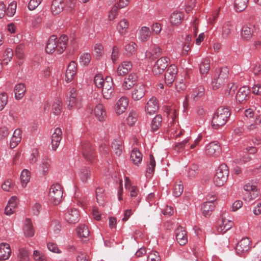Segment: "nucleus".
<instances>
[{
  "instance_id": "1",
  "label": "nucleus",
  "mask_w": 261,
  "mask_h": 261,
  "mask_svg": "<svg viewBox=\"0 0 261 261\" xmlns=\"http://www.w3.org/2000/svg\"><path fill=\"white\" fill-rule=\"evenodd\" d=\"M68 37L63 35L57 38L56 36H50L46 45L45 50L48 54H53L56 51L59 54H62L66 48Z\"/></svg>"
},
{
  "instance_id": "2",
  "label": "nucleus",
  "mask_w": 261,
  "mask_h": 261,
  "mask_svg": "<svg viewBox=\"0 0 261 261\" xmlns=\"http://www.w3.org/2000/svg\"><path fill=\"white\" fill-rule=\"evenodd\" d=\"M230 115L227 108H219L214 113L212 120V126L214 129H218L224 125Z\"/></svg>"
},
{
  "instance_id": "3",
  "label": "nucleus",
  "mask_w": 261,
  "mask_h": 261,
  "mask_svg": "<svg viewBox=\"0 0 261 261\" xmlns=\"http://www.w3.org/2000/svg\"><path fill=\"white\" fill-rule=\"evenodd\" d=\"M228 173V168L226 165H220L213 178L214 184L218 187L223 186L227 179Z\"/></svg>"
},
{
  "instance_id": "4",
  "label": "nucleus",
  "mask_w": 261,
  "mask_h": 261,
  "mask_svg": "<svg viewBox=\"0 0 261 261\" xmlns=\"http://www.w3.org/2000/svg\"><path fill=\"white\" fill-rule=\"evenodd\" d=\"M82 98L78 95L76 89L74 88L70 89L67 96V107L68 109H79L82 107Z\"/></svg>"
},
{
  "instance_id": "5",
  "label": "nucleus",
  "mask_w": 261,
  "mask_h": 261,
  "mask_svg": "<svg viewBox=\"0 0 261 261\" xmlns=\"http://www.w3.org/2000/svg\"><path fill=\"white\" fill-rule=\"evenodd\" d=\"M63 196V191L61 186L58 184L53 185L48 193L49 200L50 202L55 205L60 203Z\"/></svg>"
},
{
  "instance_id": "6",
  "label": "nucleus",
  "mask_w": 261,
  "mask_h": 261,
  "mask_svg": "<svg viewBox=\"0 0 261 261\" xmlns=\"http://www.w3.org/2000/svg\"><path fill=\"white\" fill-rule=\"evenodd\" d=\"M100 88L102 89V93L104 98L106 99H111L113 96L114 93V87L112 77L107 76L105 78L103 85Z\"/></svg>"
},
{
  "instance_id": "7",
  "label": "nucleus",
  "mask_w": 261,
  "mask_h": 261,
  "mask_svg": "<svg viewBox=\"0 0 261 261\" xmlns=\"http://www.w3.org/2000/svg\"><path fill=\"white\" fill-rule=\"evenodd\" d=\"M228 71L226 68L220 70L218 75H215L212 82V86L214 90L219 89L226 82L228 78Z\"/></svg>"
},
{
  "instance_id": "8",
  "label": "nucleus",
  "mask_w": 261,
  "mask_h": 261,
  "mask_svg": "<svg viewBox=\"0 0 261 261\" xmlns=\"http://www.w3.org/2000/svg\"><path fill=\"white\" fill-rule=\"evenodd\" d=\"M170 59L168 57H164L159 59L152 68V72L154 75L162 74L166 69L169 64Z\"/></svg>"
},
{
  "instance_id": "9",
  "label": "nucleus",
  "mask_w": 261,
  "mask_h": 261,
  "mask_svg": "<svg viewBox=\"0 0 261 261\" xmlns=\"http://www.w3.org/2000/svg\"><path fill=\"white\" fill-rule=\"evenodd\" d=\"M251 242L248 238H243L238 242L236 247V253L240 255H243L247 252L251 248Z\"/></svg>"
},
{
  "instance_id": "10",
  "label": "nucleus",
  "mask_w": 261,
  "mask_h": 261,
  "mask_svg": "<svg viewBox=\"0 0 261 261\" xmlns=\"http://www.w3.org/2000/svg\"><path fill=\"white\" fill-rule=\"evenodd\" d=\"M225 215L226 214H223L218 222L217 230L222 233L230 229L233 224L232 221L226 219Z\"/></svg>"
},
{
  "instance_id": "11",
  "label": "nucleus",
  "mask_w": 261,
  "mask_h": 261,
  "mask_svg": "<svg viewBox=\"0 0 261 261\" xmlns=\"http://www.w3.org/2000/svg\"><path fill=\"white\" fill-rule=\"evenodd\" d=\"M221 147L219 144L215 141L212 142L205 146V154L209 156H217L221 152Z\"/></svg>"
},
{
  "instance_id": "12",
  "label": "nucleus",
  "mask_w": 261,
  "mask_h": 261,
  "mask_svg": "<svg viewBox=\"0 0 261 261\" xmlns=\"http://www.w3.org/2000/svg\"><path fill=\"white\" fill-rule=\"evenodd\" d=\"M129 192L130 202L136 208L140 203L142 199L139 188L137 186L129 188L127 190Z\"/></svg>"
},
{
  "instance_id": "13",
  "label": "nucleus",
  "mask_w": 261,
  "mask_h": 261,
  "mask_svg": "<svg viewBox=\"0 0 261 261\" xmlns=\"http://www.w3.org/2000/svg\"><path fill=\"white\" fill-rule=\"evenodd\" d=\"M177 72V67L175 65L169 66L165 74V82L167 85H171L174 81Z\"/></svg>"
},
{
  "instance_id": "14",
  "label": "nucleus",
  "mask_w": 261,
  "mask_h": 261,
  "mask_svg": "<svg viewBox=\"0 0 261 261\" xmlns=\"http://www.w3.org/2000/svg\"><path fill=\"white\" fill-rule=\"evenodd\" d=\"M146 88L144 85L138 84L136 85L132 92V98L135 101L141 99L145 94Z\"/></svg>"
},
{
  "instance_id": "15",
  "label": "nucleus",
  "mask_w": 261,
  "mask_h": 261,
  "mask_svg": "<svg viewBox=\"0 0 261 261\" xmlns=\"http://www.w3.org/2000/svg\"><path fill=\"white\" fill-rule=\"evenodd\" d=\"M159 109V102L156 98L152 96L146 102L145 110L147 114L152 115L155 113Z\"/></svg>"
},
{
  "instance_id": "16",
  "label": "nucleus",
  "mask_w": 261,
  "mask_h": 261,
  "mask_svg": "<svg viewBox=\"0 0 261 261\" xmlns=\"http://www.w3.org/2000/svg\"><path fill=\"white\" fill-rule=\"evenodd\" d=\"M128 105V99L125 96L121 97L117 101L115 111L117 115H119L124 113Z\"/></svg>"
},
{
  "instance_id": "17",
  "label": "nucleus",
  "mask_w": 261,
  "mask_h": 261,
  "mask_svg": "<svg viewBox=\"0 0 261 261\" xmlns=\"http://www.w3.org/2000/svg\"><path fill=\"white\" fill-rule=\"evenodd\" d=\"M65 219L69 224L77 223L80 220V214L75 208L69 210L65 214Z\"/></svg>"
},
{
  "instance_id": "18",
  "label": "nucleus",
  "mask_w": 261,
  "mask_h": 261,
  "mask_svg": "<svg viewBox=\"0 0 261 261\" xmlns=\"http://www.w3.org/2000/svg\"><path fill=\"white\" fill-rule=\"evenodd\" d=\"M255 27L251 24H247L242 27L241 32V38L245 40H250L254 33Z\"/></svg>"
},
{
  "instance_id": "19",
  "label": "nucleus",
  "mask_w": 261,
  "mask_h": 261,
  "mask_svg": "<svg viewBox=\"0 0 261 261\" xmlns=\"http://www.w3.org/2000/svg\"><path fill=\"white\" fill-rule=\"evenodd\" d=\"M175 238L180 245H184L188 242L186 231L182 227H178L175 231Z\"/></svg>"
},
{
  "instance_id": "20",
  "label": "nucleus",
  "mask_w": 261,
  "mask_h": 261,
  "mask_svg": "<svg viewBox=\"0 0 261 261\" xmlns=\"http://www.w3.org/2000/svg\"><path fill=\"white\" fill-rule=\"evenodd\" d=\"M250 90L247 86H243L239 89L236 94V100L240 103L246 101L249 98Z\"/></svg>"
},
{
  "instance_id": "21",
  "label": "nucleus",
  "mask_w": 261,
  "mask_h": 261,
  "mask_svg": "<svg viewBox=\"0 0 261 261\" xmlns=\"http://www.w3.org/2000/svg\"><path fill=\"white\" fill-rule=\"evenodd\" d=\"M76 73V63L71 61L68 64L65 73V81L69 83L73 80Z\"/></svg>"
},
{
  "instance_id": "22",
  "label": "nucleus",
  "mask_w": 261,
  "mask_h": 261,
  "mask_svg": "<svg viewBox=\"0 0 261 261\" xmlns=\"http://www.w3.org/2000/svg\"><path fill=\"white\" fill-rule=\"evenodd\" d=\"M62 138V132L60 128L57 127L55 129L51 136L52 149L56 150L58 147Z\"/></svg>"
},
{
  "instance_id": "23",
  "label": "nucleus",
  "mask_w": 261,
  "mask_h": 261,
  "mask_svg": "<svg viewBox=\"0 0 261 261\" xmlns=\"http://www.w3.org/2000/svg\"><path fill=\"white\" fill-rule=\"evenodd\" d=\"M215 200L216 199L214 197L212 200L206 201L203 204L201 210L202 214L203 216L208 217L211 216L215 207L214 203Z\"/></svg>"
},
{
  "instance_id": "24",
  "label": "nucleus",
  "mask_w": 261,
  "mask_h": 261,
  "mask_svg": "<svg viewBox=\"0 0 261 261\" xmlns=\"http://www.w3.org/2000/svg\"><path fill=\"white\" fill-rule=\"evenodd\" d=\"M65 7L64 0H53L50 7L53 15H58L61 13Z\"/></svg>"
},
{
  "instance_id": "25",
  "label": "nucleus",
  "mask_w": 261,
  "mask_h": 261,
  "mask_svg": "<svg viewBox=\"0 0 261 261\" xmlns=\"http://www.w3.org/2000/svg\"><path fill=\"white\" fill-rule=\"evenodd\" d=\"M83 155L88 162H92L95 158V153L93 148L89 143L85 144L83 146Z\"/></svg>"
},
{
  "instance_id": "26",
  "label": "nucleus",
  "mask_w": 261,
  "mask_h": 261,
  "mask_svg": "<svg viewBox=\"0 0 261 261\" xmlns=\"http://www.w3.org/2000/svg\"><path fill=\"white\" fill-rule=\"evenodd\" d=\"M11 254V250L10 245L6 243L0 244V260L8 259Z\"/></svg>"
},
{
  "instance_id": "27",
  "label": "nucleus",
  "mask_w": 261,
  "mask_h": 261,
  "mask_svg": "<svg viewBox=\"0 0 261 261\" xmlns=\"http://www.w3.org/2000/svg\"><path fill=\"white\" fill-rule=\"evenodd\" d=\"M22 131L19 128L16 129L11 138L10 141V147L14 148L20 142L22 139Z\"/></svg>"
},
{
  "instance_id": "28",
  "label": "nucleus",
  "mask_w": 261,
  "mask_h": 261,
  "mask_svg": "<svg viewBox=\"0 0 261 261\" xmlns=\"http://www.w3.org/2000/svg\"><path fill=\"white\" fill-rule=\"evenodd\" d=\"M93 113L96 118L99 121H103L106 118V112L104 106L100 103L97 105L94 110Z\"/></svg>"
},
{
  "instance_id": "29",
  "label": "nucleus",
  "mask_w": 261,
  "mask_h": 261,
  "mask_svg": "<svg viewBox=\"0 0 261 261\" xmlns=\"http://www.w3.org/2000/svg\"><path fill=\"white\" fill-rule=\"evenodd\" d=\"M138 77L135 73L129 74L124 80L122 86L124 89L128 90L135 85L137 81Z\"/></svg>"
},
{
  "instance_id": "30",
  "label": "nucleus",
  "mask_w": 261,
  "mask_h": 261,
  "mask_svg": "<svg viewBox=\"0 0 261 261\" xmlns=\"http://www.w3.org/2000/svg\"><path fill=\"white\" fill-rule=\"evenodd\" d=\"M132 68V63L129 61H124L119 65L117 69L118 75L124 76Z\"/></svg>"
},
{
  "instance_id": "31",
  "label": "nucleus",
  "mask_w": 261,
  "mask_h": 261,
  "mask_svg": "<svg viewBox=\"0 0 261 261\" xmlns=\"http://www.w3.org/2000/svg\"><path fill=\"white\" fill-rule=\"evenodd\" d=\"M17 198L15 196L12 197L9 200L7 206L5 208V213L7 215L13 214L17 206Z\"/></svg>"
},
{
  "instance_id": "32",
  "label": "nucleus",
  "mask_w": 261,
  "mask_h": 261,
  "mask_svg": "<svg viewBox=\"0 0 261 261\" xmlns=\"http://www.w3.org/2000/svg\"><path fill=\"white\" fill-rule=\"evenodd\" d=\"M162 54V49L156 45H152L150 48L146 52V58L154 59L160 56Z\"/></svg>"
},
{
  "instance_id": "33",
  "label": "nucleus",
  "mask_w": 261,
  "mask_h": 261,
  "mask_svg": "<svg viewBox=\"0 0 261 261\" xmlns=\"http://www.w3.org/2000/svg\"><path fill=\"white\" fill-rule=\"evenodd\" d=\"M232 25L230 21L224 22L222 27L221 38L222 39L227 40L229 38Z\"/></svg>"
},
{
  "instance_id": "34",
  "label": "nucleus",
  "mask_w": 261,
  "mask_h": 261,
  "mask_svg": "<svg viewBox=\"0 0 261 261\" xmlns=\"http://www.w3.org/2000/svg\"><path fill=\"white\" fill-rule=\"evenodd\" d=\"M26 88L24 84L19 83L14 88L15 97L17 100L21 99L25 93Z\"/></svg>"
},
{
  "instance_id": "35",
  "label": "nucleus",
  "mask_w": 261,
  "mask_h": 261,
  "mask_svg": "<svg viewBox=\"0 0 261 261\" xmlns=\"http://www.w3.org/2000/svg\"><path fill=\"white\" fill-rule=\"evenodd\" d=\"M128 27V21L126 19L123 18L119 21L117 24L116 29L120 35H124L127 33Z\"/></svg>"
},
{
  "instance_id": "36",
  "label": "nucleus",
  "mask_w": 261,
  "mask_h": 261,
  "mask_svg": "<svg viewBox=\"0 0 261 261\" xmlns=\"http://www.w3.org/2000/svg\"><path fill=\"white\" fill-rule=\"evenodd\" d=\"M143 155L141 152L136 148H134L130 154V159L135 165L140 164L142 160Z\"/></svg>"
},
{
  "instance_id": "37",
  "label": "nucleus",
  "mask_w": 261,
  "mask_h": 261,
  "mask_svg": "<svg viewBox=\"0 0 261 261\" xmlns=\"http://www.w3.org/2000/svg\"><path fill=\"white\" fill-rule=\"evenodd\" d=\"M24 233L27 237H32L34 235V230L32 226L31 220L29 218H26L24 226Z\"/></svg>"
},
{
  "instance_id": "38",
  "label": "nucleus",
  "mask_w": 261,
  "mask_h": 261,
  "mask_svg": "<svg viewBox=\"0 0 261 261\" xmlns=\"http://www.w3.org/2000/svg\"><path fill=\"white\" fill-rule=\"evenodd\" d=\"M249 0H234V9L237 12L243 11L247 7Z\"/></svg>"
},
{
  "instance_id": "39",
  "label": "nucleus",
  "mask_w": 261,
  "mask_h": 261,
  "mask_svg": "<svg viewBox=\"0 0 261 261\" xmlns=\"http://www.w3.org/2000/svg\"><path fill=\"white\" fill-rule=\"evenodd\" d=\"M111 147L116 155L119 156L122 153L123 147L121 140L114 139L112 142Z\"/></svg>"
},
{
  "instance_id": "40",
  "label": "nucleus",
  "mask_w": 261,
  "mask_h": 261,
  "mask_svg": "<svg viewBox=\"0 0 261 261\" xmlns=\"http://www.w3.org/2000/svg\"><path fill=\"white\" fill-rule=\"evenodd\" d=\"M51 166V161L47 158H44L40 164V168L43 175L47 174Z\"/></svg>"
},
{
  "instance_id": "41",
  "label": "nucleus",
  "mask_w": 261,
  "mask_h": 261,
  "mask_svg": "<svg viewBox=\"0 0 261 261\" xmlns=\"http://www.w3.org/2000/svg\"><path fill=\"white\" fill-rule=\"evenodd\" d=\"M139 39L142 42L146 41L150 37L151 32L148 27H142L139 33Z\"/></svg>"
},
{
  "instance_id": "42",
  "label": "nucleus",
  "mask_w": 261,
  "mask_h": 261,
  "mask_svg": "<svg viewBox=\"0 0 261 261\" xmlns=\"http://www.w3.org/2000/svg\"><path fill=\"white\" fill-rule=\"evenodd\" d=\"M184 19V14L181 12H174L170 16V22L173 25L180 24Z\"/></svg>"
},
{
  "instance_id": "43",
  "label": "nucleus",
  "mask_w": 261,
  "mask_h": 261,
  "mask_svg": "<svg viewBox=\"0 0 261 261\" xmlns=\"http://www.w3.org/2000/svg\"><path fill=\"white\" fill-rule=\"evenodd\" d=\"M78 236L82 239L87 238L90 233L88 227L85 224H81L76 229Z\"/></svg>"
},
{
  "instance_id": "44",
  "label": "nucleus",
  "mask_w": 261,
  "mask_h": 261,
  "mask_svg": "<svg viewBox=\"0 0 261 261\" xmlns=\"http://www.w3.org/2000/svg\"><path fill=\"white\" fill-rule=\"evenodd\" d=\"M162 118L160 115H156L152 120L151 123V130L152 132H155L161 126Z\"/></svg>"
},
{
  "instance_id": "45",
  "label": "nucleus",
  "mask_w": 261,
  "mask_h": 261,
  "mask_svg": "<svg viewBox=\"0 0 261 261\" xmlns=\"http://www.w3.org/2000/svg\"><path fill=\"white\" fill-rule=\"evenodd\" d=\"M31 173L27 169H24L20 175L21 184L23 187H25L27 184L30 181Z\"/></svg>"
},
{
  "instance_id": "46",
  "label": "nucleus",
  "mask_w": 261,
  "mask_h": 261,
  "mask_svg": "<svg viewBox=\"0 0 261 261\" xmlns=\"http://www.w3.org/2000/svg\"><path fill=\"white\" fill-rule=\"evenodd\" d=\"M210 60L203 59L199 65V70L201 74H207L210 70Z\"/></svg>"
},
{
  "instance_id": "47",
  "label": "nucleus",
  "mask_w": 261,
  "mask_h": 261,
  "mask_svg": "<svg viewBox=\"0 0 261 261\" xmlns=\"http://www.w3.org/2000/svg\"><path fill=\"white\" fill-rule=\"evenodd\" d=\"M91 177V172L88 168L81 169L79 173V177L83 182H86Z\"/></svg>"
},
{
  "instance_id": "48",
  "label": "nucleus",
  "mask_w": 261,
  "mask_h": 261,
  "mask_svg": "<svg viewBox=\"0 0 261 261\" xmlns=\"http://www.w3.org/2000/svg\"><path fill=\"white\" fill-rule=\"evenodd\" d=\"M43 15H37L34 16L31 19V27L34 29H37L39 28V27L43 21Z\"/></svg>"
},
{
  "instance_id": "49",
  "label": "nucleus",
  "mask_w": 261,
  "mask_h": 261,
  "mask_svg": "<svg viewBox=\"0 0 261 261\" xmlns=\"http://www.w3.org/2000/svg\"><path fill=\"white\" fill-rule=\"evenodd\" d=\"M138 117L137 113L134 110H132L127 117V124L130 126L134 125L138 120Z\"/></svg>"
},
{
  "instance_id": "50",
  "label": "nucleus",
  "mask_w": 261,
  "mask_h": 261,
  "mask_svg": "<svg viewBox=\"0 0 261 261\" xmlns=\"http://www.w3.org/2000/svg\"><path fill=\"white\" fill-rule=\"evenodd\" d=\"M183 190L184 186L181 181H180L174 185L173 194L175 197H178L181 195Z\"/></svg>"
},
{
  "instance_id": "51",
  "label": "nucleus",
  "mask_w": 261,
  "mask_h": 261,
  "mask_svg": "<svg viewBox=\"0 0 261 261\" xmlns=\"http://www.w3.org/2000/svg\"><path fill=\"white\" fill-rule=\"evenodd\" d=\"M17 4L15 2H12L8 6L5 14L9 17H12L16 13Z\"/></svg>"
},
{
  "instance_id": "52",
  "label": "nucleus",
  "mask_w": 261,
  "mask_h": 261,
  "mask_svg": "<svg viewBox=\"0 0 261 261\" xmlns=\"http://www.w3.org/2000/svg\"><path fill=\"white\" fill-rule=\"evenodd\" d=\"M96 197L97 202L102 205L104 202V190L102 188H97L96 189Z\"/></svg>"
},
{
  "instance_id": "53",
  "label": "nucleus",
  "mask_w": 261,
  "mask_h": 261,
  "mask_svg": "<svg viewBox=\"0 0 261 261\" xmlns=\"http://www.w3.org/2000/svg\"><path fill=\"white\" fill-rule=\"evenodd\" d=\"M259 191L257 188L253 191H250L248 193L245 194V199L248 201H251L255 199L258 195Z\"/></svg>"
},
{
  "instance_id": "54",
  "label": "nucleus",
  "mask_w": 261,
  "mask_h": 261,
  "mask_svg": "<svg viewBox=\"0 0 261 261\" xmlns=\"http://www.w3.org/2000/svg\"><path fill=\"white\" fill-rule=\"evenodd\" d=\"M147 166L146 172L149 174L152 173L155 167V161L152 154H150L149 155V162Z\"/></svg>"
},
{
  "instance_id": "55",
  "label": "nucleus",
  "mask_w": 261,
  "mask_h": 261,
  "mask_svg": "<svg viewBox=\"0 0 261 261\" xmlns=\"http://www.w3.org/2000/svg\"><path fill=\"white\" fill-rule=\"evenodd\" d=\"M18 257L20 261H29V255L28 251L24 248H20L18 254Z\"/></svg>"
},
{
  "instance_id": "56",
  "label": "nucleus",
  "mask_w": 261,
  "mask_h": 261,
  "mask_svg": "<svg viewBox=\"0 0 261 261\" xmlns=\"http://www.w3.org/2000/svg\"><path fill=\"white\" fill-rule=\"evenodd\" d=\"M204 89L203 87L199 86L194 89L192 92V96L194 99L201 97L204 94Z\"/></svg>"
},
{
  "instance_id": "57",
  "label": "nucleus",
  "mask_w": 261,
  "mask_h": 261,
  "mask_svg": "<svg viewBox=\"0 0 261 261\" xmlns=\"http://www.w3.org/2000/svg\"><path fill=\"white\" fill-rule=\"evenodd\" d=\"M13 56V52L11 48H8L5 50L3 61L5 64H7L12 59Z\"/></svg>"
},
{
  "instance_id": "58",
  "label": "nucleus",
  "mask_w": 261,
  "mask_h": 261,
  "mask_svg": "<svg viewBox=\"0 0 261 261\" xmlns=\"http://www.w3.org/2000/svg\"><path fill=\"white\" fill-rule=\"evenodd\" d=\"M91 61V56L89 53H85L80 57V62L84 66H87Z\"/></svg>"
},
{
  "instance_id": "59",
  "label": "nucleus",
  "mask_w": 261,
  "mask_h": 261,
  "mask_svg": "<svg viewBox=\"0 0 261 261\" xmlns=\"http://www.w3.org/2000/svg\"><path fill=\"white\" fill-rule=\"evenodd\" d=\"M147 261H161L159 253L156 251H152L148 253Z\"/></svg>"
},
{
  "instance_id": "60",
  "label": "nucleus",
  "mask_w": 261,
  "mask_h": 261,
  "mask_svg": "<svg viewBox=\"0 0 261 261\" xmlns=\"http://www.w3.org/2000/svg\"><path fill=\"white\" fill-rule=\"evenodd\" d=\"M137 49V45L134 42H130L125 45L124 49L127 54L130 55L134 53Z\"/></svg>"
},
{
  "instance_id": "61",
  "label": "nucleus",
  "mask_w": 261,
  "mask_h": 261,
  "mask_svg": "<svg viewBox=\"0 0 261 261\" xmlns=\"http://www.w3.org/2000/svg\"><path fill=\"white\" fill-rule=\"evenodd\" d=\"M105 82V79H103L102 76L100 74H97L95 75L94 82L95 86L98 88H100L102 85H103L104 82Z\"/></svg>"
},
{
  "instance_id": "62",
  "label": "nucleus",
  "mask_w": 261,
  "mask_h": 261,
  "mask_svg": "<svg viewBox=\"0 0 261 261\" xmlns=\"http://www.w3.org/2000/svg\"><path fill=\"white\" fill-rule=\"evenodd\" d=\"M14 185V182L11 180L8 179L2 185V188L4 191H10L13 189Z\"/></svg>"
},
{
  "instance_id": "63",
  "label": "nucleus",
  "mask_w": 261,
  "mask_h": 261,
  "mask_svg": "<svg viewBox=\"0 0 261 261\" xmlns=\"http://www.w3.org/2000/svg\"><path fill=\"white\" fill-rule=\"evenodd\" d=\"M62 103L60 100H56L53 104V111L55 115H58L61 112Z\"/></svg>"
},
{
  "instance_id": "64",
  "label": "nucleus",
  "mask_w": 261,
  "mask_h": 261,
  "mask_svg": "<svg viewBox=\"0 0 261 261\" xmlns=\"http://www.w3.org/2000/svg\"><path fill=\"white\" fill-rule=\"evenodd\" d=\"M33 257L35 261H46L45 256L37 250L34 251Z\"/></svg>"
}]
</instances>
